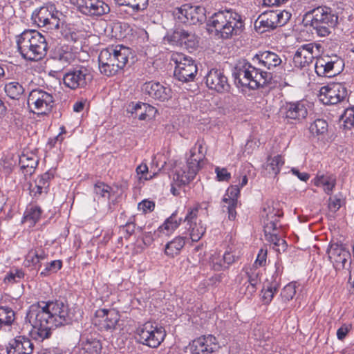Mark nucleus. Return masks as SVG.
Segmentation results:
<instances>
[{
    "instance_id": "1",
    "label": "nucleus",
    "mask_w": 354,
    "mask_h": 354,
    "mask_svg": "<svg viewBox=\"0 0 354 354\" xmlns=\"http://www.w3.org/2000/svg\"><path fill=\"white\" fill-rule=\"evenodd\" d=\"M27 319L32 326L34 338L41 341L50 337L54 328L72 322L68 306L57 300L31 306Z\"/></svg>"
},
{
    "instance_id": "2",
    "label": "nucleus",
    "mask_w": 354,
    "mask_h": 354,
    "mask_svg": "<svg viewBox=\"0 0 354 354\" xmlns=\"http://www.w3.org/2000/svg\"><path fill=\"white\" fill-rule=\"evenodd\" d=\"M17 49L23 58L39 61L47 53L48 44L45 37L35 30H26L16 36Z\"/></svg>"
},
{
    "instance_id": "3",
    "label": "nucleus",
    "mask_w": 354,
    "mask_h": 354,
    "mask_svg": "<svg viewBox=\"0 0 354 354\" xmlns=\"http://www.w3.org/2000/svg\"><path fill=\"white\" fill-rule=\"evenodd\" d=\"M209 25L214 28L216 35L225 39L239 35L244 28L241 15L232 9L219 10L213 14Z\"/></svg>"
},
{
    "instance_id": "4",
    "label": "nucleus",
    "mask_w": 354,
    "mask_h": 354,
    "mask_svg": "<svg viewBox=\"0 0 354 354\" xmlns=\"http://www.w3.org/2000/svg\"><path fill=\"white\" fill-rule=\"evenodd\" d=\"M131 50L124 46L102 49L98 56L100 73L110 77L122 70L128 62Z\"/></svg>"
},
{
    "instance_id": "5",
    "label": "nucleus",
    "mask_w": 354,
    "mask_h": 354,
    "mask_svg": "<svg viewBox=\"0 0 354 354\" xmlns=\"http://www.w3.org/2000/svg\"><path fill=\"white\" fill-rule=\"evenodd\" d=\"M266 256L267 251L261 249L253 266L243 269L237 277L239 284V292L247 299H250L254 295L260 285V273L257 270V267L265 265Z\"/></svg>"
},
{
    "instance_id": "6",
    "label": "nucleus",
    "mask_w": 354,
    "mask_h": 354,
    "mask_svg": "<svg viewBox=\"0 0 354 354\" xmlns=\"http://www.w3.org/2000/svg\"><path fill=\"white\" fill-rule=\"evenodd\" d=\"M165 328L156 322H147L140 325L136 330L137 342L150 348H156L166 337Z\"/></svg>"
},
{
    "instance_id": "7",
    "label": "nucleus",
    "mask_w": 354,
    "mask_h": 354,
    "mask_svg": "<svg viewBox=\"0 0 354 354\" xmlns=\"http://www.w3.org/2000/svg\"><path fill=\"white\" fill-rule=\"evenodd\" d=\"M290 17L291 14L286 10L266 11L260 15L254 21V28L257 31L263 33L284 26Z\"/></svg>"
},
{
    "instance_id": "8",
    "label": "nucleus",
    "mask_w": 354,
    "mask_h": 354,
    "mask_svg": "<svg viewBox=\"0 0 354 354\" xmlns=\"http://www.w3.org/2000/svg\"><path fill=\"white\" fill-rule=\"evenodd\" d=\"M63 15L56 10L53 5L41 7L32 15V20L39 27L47 30H58L60 28Z\"/></svg>"
},
{
    "instance_id": "9",
    "label": "nucleus",
    "mask_w": 354,
    "mask_h": 354,
    "mask_svg": "<svg viewBox=\"0 0 354 354\" xmlns=\"http://www.w3.org/2000/svg\"><path fill=\"white\" fill-rule=\"evenodd\" d=\"M92 80L91 68L82 65L68 69L63 77L64 84L72 90L85 88Z\"/></svg>"
},
{
    "instance_id": "10",
    "label": "nucleus",
    "mask_w": 354,
    "mask_h": 354,
    "mask_svg": "<svg viewBox=\"0 0 354 354\" xmlns=\"http://www.w3.org/2000/svg\"><path fill=\"white\" fill-rule=\"evenodd\" d=\"M171 60L176 64L174 76L176 79L183 82L194 79L198 68L191 57L181 53H174L171 55Z\"/></svg>"
},
{
    "instance_id": "11",
    "label": "nucleus",
    "mask_w": 354,
    "mask_h": 354,
    "mask_svg": "<svg viewBox=\"0 0 354 354\" xmlns=\"http://www.w3.org/2000/svg\"><path fill=\"white\" fill-rule=\"evenodd\" d=\"M28 106L31 111L38 115L50 112L55 104L54 96L42 89H34L28 95Z\"/></svg>"
},
{
    "instance_id": "12",
    "label": "nucleus",
    "mask_w": 354,
    "mask_h": 354,
    "mask_svg": "<svg viewBox=\"0 0 354 354\" xmlns=\"http://www.w3.org/2000/svg\"><path fill=\"white\" fill-rule=\"evenodd\" d=\"M344 68V60L337 55L318 57L315 64L317 75L325 77H332L339 75Z\"/></svg>"
},
{
    "instance_id": "13",
    "label": "nucleus",
    "mask_w": 354,
    "mask_h": 354,
    "mask_svg": "<svg viewBox=\"0 0 354 354\" xmlns=\"http://www.w3.org/2000/svg\"><path fill=\"white\" fill-rule=\"evenodd\" d=\"M308 102L305 100L284 102L279 108V115L290 123L301 122L308 115Z\"/></svg>"
},
{
    "instance_id": "14",
    "label": "nucleus",
    "mask_w": 354,
    "mask_h": 354,
    "mask_svg": "<svg viewBox=\"0 0 354 354\" xmlns=\"http://www.w3.org/2000/svg\"><path fill=\"white\" fill-rule=\"evenodd\" d=\"M175 17L184 24H202L206 19L205 8L201 6L185 4L174 11Z\"/></svg>"
},
{
    "instance_id": "15",
    "label": "nucleus",
    "mask_w": 354,
    "mask_h": 354,
    "mask_svg": "<svg viewBox=\"0 0 354 354\" xmlns=\"http://www.w3.org/2000/svg\"><path fill=\"white\" fill-rule=\"evenodd\" d=\"M319 96L324 104H337L346 100L348 90L342 83H333L322 86Z\"/></svg>"
},
{
    "instance_id": "16",
    "label": "nucleus",
    "mask_w": 354,
    "mask_h": 354,
    "mask_svg": "<svg viewBox=\"0 0 354 354\" xmlns=\"http://www.w3.org/2000/svg\"><path fill=\"white\" fill-rule=\"evenodd\" d=\"M283 212L279 208V204L273 201L265 203L261 213L263 220L265 233H270V230H277L279 218Z\"/></svg>"
},
{
    "instance_id": "17",
    "label": "nucleus",
    "mask_w": 354,
    "mask_h": 354,
    "mask_svg": "<svg viewBox=\"0 0 354 354\" xmlns=\"http://www.w3.org/2000/svg\"><path fill=\"white\" fill-rule=\"evenodd\" d=\"M198 207L188 208L187 214L184 218L185 228L189 232L192 241H198L206 231V227L198 218Z\"/></svg>"
},
{
    "instance_id": "18",
    "label": "nucleus",
    "mask_w": 354,
    "mask_h": 354,
    "mask_svg": "<svg viewBox=\"0 0 354 354\" xmlns=\"http://www.w3.org/2000/svg\"><path fill=\"white\" fill-rule=\"evenodd\" d=\"M205 84L212 91L218 93L230 91V84L223 70L212 68L205 76Z\"/></svg>"
},
{
    "instance_id": "19",
    "label": "nucleus",
    "mask_w": 354,
    "mask_h": 354,
    "mask_svg": "<svg viewBox=\"0 0 354 354\" xmlns=\"http://www.w3.org/2000/svg\"><path fill=\"white\" fill-rule=\"evenodd\" d=\"M194 156L189 153V157L187 162V171L181 168L176 167L173 176V180L177 185H182L189 183L194 179L197 172L201 168V163L197 160L193 158Z\"/></svg>"
},
{
    "instance_id": "20",
    "label": "nucleus",
    "mask_w": 354,
    "mask_h": 354,
    "mask_svg": "<svg viewBox=\"0 0 354 354\" xmlns=\"http://www.w3.org/2000/svg\"><path fill=\"white\" fill-rule=\"evenodd\" d=\"M304 20L310 22L312 27H317L319 24L337 20V16L333 13L330 8L319 6L309 10L304 15Z\"/></svg>"
},
{
    "instance_id": "21",
    "label": "nucleus",
    "mask_w": 354,
    "mask_h": 354,
    "mask_svg": "<svg viewBox=\"0 0 354 354\" xmlns=\"http://www.w3.org/2000/svg\"><path fill=\"white\" fill-rule=\"evenodd\" d=\"M78 10L86 15L100 16L108 13L109 6L102 0H75Z\"/></svg>"
},
{
    "instance_id": "22",
    "label": "nucleus",
    "mask_w": 354,
    "mask_h": 354,
    "mask_svg": "<svg viewBox=\"0 0 354 354\" xmlns=\"http://www.w3.org/2000/svg\"><path fill=\"white\" fill-rule=\"evenodd\" d=\"M330 261L337 270L343 269L346 263L351 258V254L346 248L338 243H331L327 250Z\"/></svg>"
},
{
    "instance_id": "23",
    "label": "nucleus",
    "mask_w": 354,
    "mask_h": 354,
    "mask_svg": "<svg viewBox=\"0 0 354 354\" xmlns=\"http://www.w3.org/2000/svg\"><path fill=\"white\" fill-rule=\"evenodd\" d=\"M95 324L98 325L101 330H113L120 320L118 312L114 309H100L95 313Z\"/></svg>"
},
{
    "instance_id": "24",
    "label": "nucleus",
    "mask_w": 354,
    "mask_h": 354,
    "mask_svg": "<svg viewBox=\"0 0 354 354\" xmlns=\"http://www.w3.org/2000/svg\"><path fill=\"white\" fill-rule=\"evenodd\" d=\"M219 348L214 336H202L193 341L191 346L192 354H211Z\"/></svg>"
},
{
    "instance_id": "25",
    "label": "nucleus",
    "mask_w": 354,
    "mask_h": 354,
    "mask_svg": "<svg viewBox=\"0 0 354 354\" xmlns=\"http://www.w3.org/2000/svg\"><path fill=\"white\" fill-rule=\"evenodd\" d=\"M142 91L145 95L160 101H165L171 97V90L158 82H148L142 86Z\"/></svg>"
},
{
    "instance_id": "26",
    "label": "nucleus",
    "mask_w": 354,
    "mask_h": 354,
    "mask_svg": "<svg viewBox=\"0 0 354 354\" xmlns=\"http://www.w3.org/2000/svg\"><path fill=\"white\" fill-rule=\"evenodd\" d=\"M250 73L251 75H248V81L245 83V87L252 90L264 87L272 79L271 73L263 71L260 67L257 68L253 65L250 70Z\"/></svg>"
},
{
    "instance_id": "27",
    "label": "nucleus",
    "mask_w": 354,
    "mask_h": 354,
    "mask_svg": "<svg viewBox=\"0 0 354 354\" xmlns=\"http://www.w3.org/2000/svg\"><path fill=\"white\" fill-rule=\"evenodd\" d=\"M315 48H317V46L313 43L300 46L293 57L295 66L300 69L308 66L315 59Z\"/></svg>"
},
{
    "instance_id": "28",
    "label": "nucleus",
    "mask_w": 354,
    "mask_h": 354,
    "mask_svg": "<svg viewBox=\"0 0 354 354\" xmlns=\"http://www.w3.org/2000/svg\"><path fill=\"white\" fill-rule=\"evenodd\" d=\"M33 350V343L25 336H17L6 346L7 354H32Z\"/></svg>"
},
{
    "instance_id": "29",
    "label": "nucleus",
    "mask_w": 354,
    "mask_h": 354,
    "mask_svg": "<svg viewBox=\"0 0 354 354\" xmlns=\"http://www.w3.org/2000/svg\"><path fill=\"white\" fill-rule=\"evenodd\" d=\"M252 62L257 63L260 67H263L268 70H271L281 64V59L275 53L271 51L259 52L256 54Z\"/></svg>"
},
{
    "instance_id": "30",
    "label": "nucleus",
    "mask_w": 354,
    "mask_h": 354,
    "mask_svg": "<svg viewBox=\"0 0 354 354\" xmlns=\"http://www.w3.org/2000/svg\"><path fill=\"white\" fill-rule=\"evenodd\" d=\"M156 109L147 103L132 102L128 109V112L131 113L134 118H138L140 120H145L155 116Z\"/></svg>"
},
{
    "instance_id": "31",
    "label": "nucleus",
    "mask_w": 354,
    "mask_h": 354,
    "mask_svg": "<svg viewBox=\"0 0 354 354\" xmlns=\"http://www.w3.org/2000/svg\"><path fill=\"white\" fill-rule=\"evenodd\" d=\"M252 64L246 59L238 60L232 72V76L235 82H238L242 86H245L248 75H251L250 70L252 68Z\"/></svg>"
},
{
    "instance_id": "32",
    "label": "nucleus",
    "mask_w": 354,
    "mask_h": 354,
    "mask_svg": "<svg viewBox=\"0 0 354 354\" xmlns=\"http://www.w3.org/2000/svg\"><path fill=\"white\" fill-rule=\"evenodd\" d=\"M173 37L177 40L180 46L187 49H193L197 46L198 40L194 34L185 30H179L174 32Z\"/></svg>"
},
{
    "instance_id": "33",
    "label": "nucleus",
    "mask_w": 354,
    "mask_h": 354,
    "mask_svg": "<svg viewBox=\"0 0 354 354\" xmlns=\"http://www.w3.org/2000/svg\"><path fill=\"white\" fill-rule=\"evenodd\" d=\"M183 220L182 217L178 216V212L175 211L165 221L164 223L158 227V230L160 232H162L166 235H169L179 227Z\"/></svg>"
},
{
    "instance_id": "34",
    "label": "nucleus",
    "mask_w": 354,
    "mask_h": 354,
    "mask_svg": "<svg viewBox=\"0 0 354 354\" xmlns=\"http://www.w3.org/2000/svg\"><path fill=\"white\" fill-rule=\"evenodd\" d=\"M185 244V237L178 236L165 245V253L168 257H174L180 254Z\"/></svg>"
},
{
    "instance_id": "35",
    "label": "nucleus",
    "mask_w": 354,
    "mask_h": 354,
    "mask_svg": "<svg viewBox=\"0 0 354 354\" xmlns=\"http://www.w3.org/2000/svg\"><path fill=\"white\" fill-rule=\"evenodd\" d=\"M316 186H322L327 194H330L336 185V178L329 174H317L314 179Z\"/></svg>"
},
{
    "instance_id": "36",
    "label": "nucleus",
    "mask_w": 354,
    "mask_h": 354,
    "mask_svg": "<svg viewBox=\"0 0 354 354\" xmlns=\"http://www.w3.org/2000/svg\"><path fill=\"white\" fill-rule=\"evenodd\" d=\"M3 90L6 95L12 100H19L25 92L23 85L15 81L5 84Z\"/></svg>"
},
{
    "instance_id": "37",
    "label": "nucleus",
    "mask_w": 354,
    "mask_h": 354,
    "mask_svg": "<svg viewBox=\"0 0 354 354\" xmlns=\"http://www.w3.org/2000/svg\"><path fill=\"white\" fill-rule=\"evenodd\" d=\"M47 258V254L41 248L30 250L26 257V266H36Z\"/></svg>"
},
{
    "instance_id": "38",
    "label": "nucleus",
    "mask_w": 354,
    "mask_h": 354,
    "mask_svg": "<svg viewBox=\"0 0 354 354\" xmlns=\"http://www.w3.org/2000/svg\"><path fill=\"white\" fill-rule=\"evenodd\" d=\"M283 163L284 161L282 156L277 155L268 158L265 168L269 174L276 176L279 173Z\"/></svg>"
},
{
    "instance_id": "39",
    "label": "nucleus",
    "mask_w": 354,
    "mask_h": 354,
    "mask_svg": "<svg viewBox=\"0 0 354 354\" xmlns=\"http://www.w3.org/2000/svg\"><path fill=\"white\" fill-rule=\"evenodd\" d=\"M115 1L120 6L131 8L134 12L146 10L149 4V0H115Z\"/></svg>"
},
{
    "instance_id": "40",
    "label": "nucleus",
    "mask_w": 354,
    "mask_h": 354,
    "mask_svg": "<svg viewBox=\"0 0 354 354\" xmlns=\"http://www.w3.org/2000/svg\"><path fill=\"white\" fill-rule=\"evenodd\" d=\"M15 319L14 310L8 306H0V328L10 326Z\"/></svg>"
},
{
    "instance_id": "41",
    "label": "nucleus",
    "mask_w": 354,
    "mask_h": 354,
    "mask_svg": "<svg viewBox=\"0 0 354 354\" xmlns=\"http://www.w3.org/2000/svg\"><path fill=\"white\" fill-rule=\"evenodd\" d=\"M82 348L88 354H99L102 349V345L99 340L88 338L82 342Z\"/></svg>"
},
{
    "instance_id": "42",
    "label": "nucleus",
    "mask_w": 354,
    "mask_h": 354,
    "mask_svg": "<svg viewBox=\"0 0 354 354\" xmlns=\"http://www.w3.org/2000/svg\"><path fill=\"white\" fill-rule=\"evenodd\" d=\"M328 124L326 120L317 119L310 124L309 131L313 136H319L327 132Z\"/></svg>"
},
{
    "instance_id": "43",
    "label": "nucleus",
    "mask_w": 354,
    "mask_h": 354,
    "mask_svg": "<svg viewBox=\"0 0 354 354\" xmlns=\"http://www.w3.org/2000/svg\"><path fill=\"white\" fill-rule=\"evenodd\" d=\"M337 20H333L328 23L327 21L319 24L317 27H313L317 35L320 37H327L331 33V30L337 24Z\"/></svg>"
},
{
    "instance_id": "44",
    "label": "nucleus",
    "mask_w": 354,
    "mask_h": 354,
    "mask_svg": "<svg viewBox=\"0 0 354 354\" xmlns=\"http://www.w3.org/2000/svg\"><path fill=\"white\" fill-rule=\"evenodd\" d=\"M55 58L64 63L69 62L73 58V54L68 46H61L56 48Z\"/></svg>"
},
{
    "instance_id": "45",
    "label": "nucleus",
    "mask_w": 354,
    "mask_h": 354,
    "mask_svg": "<svg viewBox=\"0 0 354 354\" xmlns=\"http://www.w3.org/2000/svg\"><path fill=\"white\" fill-rule=\"evenodd\" d=\"M19 162L22 168H29L30 170H32L35 169L37 166L39 160L34 155H31L30 156H29L28 155L24 154L20 158Z\"/></svg>"
},
{
    "instance_id": "46",
    "label": "nucleus",
    "mask_w": 354,
    "mask_h": 354,
    "mask_svg": "<svg viewBox=\"0 0 354 354\" xmlns=\"http://www.w3.org/2000/svg\"><path fill=\"white\" fill-rule=\"evenodd\" d=\"M209 264L216 271L227 269V266L225 265V263L223 260V256H221L219 253L215 252L212 254L209 259Z\"/></svg>"
},
{
    "instance_id": "47",
    "label": "nucleus",
    "mask_w": 354,
    "mask_h": 354,
    "mask_svg": "<svg viewBox=\"0 0 354 354\" xmlns=\"http://www.w3.org/2000/svg\"><path fill=\"white\" fill-rule=\"evenodd\" d=\"M41 209L38 206H30L26 212L25 218L35 224L39 221L41 215Z\"/></svg>"
},
{
    "instance_id": "48",
    "label": "nucleus",
    "mask_w": 354,
    "mask_h": 354,
    "mask_svg": "<svg viewBox=\"0 0 354 354\" xmlns=\"http://www.w3.org/2000/svg\"><path fill=\"white\" fill-rule=\"evenodd\" d=\"M111 190V187L104 184L102 182H97L94 185V192L97 195H100L103 198H109L110 192Z\"/></svg>"
},
{
    "instance_id": "49",
    "label": "nucleus",
    "mask_w": 354,
    "mask_h": 354,
    "mask_svg": "<svg viewBox=\"0 0 354 354\" xmlns=\"http://www.w3.org/2000/svg\"><path fill=\"white\" fill-rule=\"evenodd\" d=\"M296 293V284L295 283H290L287 284L281 292V297L286 300L289 301L292 299Z\"/></svg>"
},
{
    "instance_id": "50",
    "label": "nucleus",
    "mask_w": 354,
    "mask_h": 354,
    "mask_svg": "<svg viewBox=\"0 0 354 354\" xmlns=\"http://www.w3.org/2000/svg\"><path fill=\"white\" fill-rule=\"evenodd\" d=\"M62 266V263L61 261H52L47 263L45 269L41 272L40 274L42 276H47L50 272H57L59 269H61Z\"/></svg>"
},
{
    "instance_id": "51",
    "label": "nucleus",
    "mask_w": 354,
    "mask_h": 354,
    "mask_svg": "<svg viewBox=\"0 0 354 354\" xmlns=\"http://www.w3.org/2000/svg\"><path fill=\"white\" fill-rule=\"evenodd\" d=\"M345 128L351 129L354 127V109H348L342 116Z\"/></svg>"
},
{
    "instance_id": "52",
    "label": "nucleus",
    "mask_w": 354,
    "mask_h": 354,
    "mask_svg": "<svg viewBox=\"0 0 354 354\" xmlns=\"http://www.w3.org/2000/svg\"><path fill=\"white\" fill-rule=\"evenodd\" d=\"M223 202L228 203L227 209L228 211V218L230 220H234L236 218V212L235 208L237 204V201L234 199H227V198H223Z\"/></svg>"
},
{
    "instance_id": "53",
    "label": "nucleus",
    "mask_w": 354,
    "mask_h": 354,
    "mask_svg": "<svg viewBox=\"0 0 354 354\" xmlns=\"http://www.w3.org/2000/svg\"><path fill=\"white\" fill-rule=\"evenodd\" d=\"M24 276V273L21 270H11L9 274L6 276L5 278V281L10 282V283H14L17 282L19 280L22 279Z\"/></svg>"
},
{
    "instance_id": "54",
    "label": "nucleus",
    "mask_w": 354,
    "mask_h": 354,
    "mask_svg": "<svg viewBox=\"0 0 354 354\" xmlns=\"http://www.w3.org/2000/svg\"><path fill=\"white\" fill-rule=\"evenodd\" d=\"M148 170V167L145 163H142L137 167L136 173L138 176H139L140 180L144 179L147 180L153 178V176H149V177L147 176Z\"/></svg>"
},
{
    "instance_id": "55",
    "label": "nucleus",
    "mask_w": 354,
    "mask_h": 354,
    "mask_svg": "<svg viewBox=\"0 0 354 354\" xmlns=\"http://www.w3.org/2000/svg\"><path fill=\"white\" fill-rule=\"evenodd\" d=\"M139 210L142 211L144 213L151 212L155 208V203L149 200H143L138 205Z\"/></svg>"
},
{
    "instance_id": "56",
    "label": "nucleus",
    "mask_w": 354,
    "mask_h": 354,
    "mask_svg": "<svg viewBox=\"0 0 354 354\" xmlns=\"http://www.w3.org/2000/svg\"><path fill=\"white\" fill-rule=\"evenodd\" d=\"M276 230H270V233H265L266 239L274 244L275 245H279L280 243H285V241L279 238L276 233Z\"/></svg>"
},
{
    "instance_id": "57",
    "label": "nucleus",
    "mask_w": 354,
    "mask_h": 354,
    "mask_svg": "<svg viewBox=\"0 0 354 354\" xmlns=\"http://www.w3.org/2000/svg\"><path fill=\"white\" fill-rule=\"evenodd\" d=\"M215 172L218 180L220 181H227L231 178V174L229 173L225 168H220L216 167L215 168Z\"/></svg>"
},
{
    "instance_id": "58",
    "label": "nucleus",
    "mask_w": 354,
    "mask_h": 354,
    "mask_svg": "<svg viewBox=\"0 0 354 354\" xmlns=\"http://www.w3.org/2000/svg\"><path fill=\"white\" fill-rule=\"evenodd\" d=\"M352 325L351 324H344L337 330V337L338 339L342 340L347 335L348 333L351 330Z\"/></svg>"
},
{
    "instance_id": "59",
    "label": "nucleus",
    "mask_w": 354,
    "mask_h": 354,
    "mask_svg": "<svg viewBox=\"0 0 354 354\" xmlns=\"http://www.w3.org/2000/svg\"><path fill=\"white\" fill-rule=\"evenodd\" d=\"M203 140H198L195 145L190 149L189 153H191L192 156H194L196 153L205 156L206 151L203 149Z\"/></svg>"
},
{
    "instance_id": "60",
    "label": "nucleus",
    "mask_w": 354,
    "mask_h": 354,
    "mask_svg": "<svg viewBox=\"0 0 354 354\" xmlns=\"http://www.w3.org/2000/svg\"><path fill=\"white\" fill-rule=\"evenodd\" d=\"M238 256L233 254L232 252H225L224 254L223 255V260L225 263V265L227 266V268H229V266L234 263L238 259Z\"/></svg>"
},
{
    "instance_id": "61",
    "label": "nucleus",
    "mask_w": 354,
    "mask_h": 354,
    "mask_svg": "<svg viewBox=\"0 0 354 354\" xmlns=\"http://www.w3.org/2000/svg\"><path fill=\"white\" fill-rule=\"evenodd\" d=\"M136 225L133 223H127L121 227L120 231L125 234V238L127 239L135 232Z\"/></svg>"
},
{
    "instance_id": "62",
    "label": "nucleus",
    "mask_w": 354,
    "mask_h": 354,
    "mask_svg": "<svg viewBox=\"0 0 354 354\" xmlns=\"http://www.w3.org/2000/svg\"><path fill=\"white\" fill-rule=\"evenodd\" d=\"M341 207V201L336 196L329 198L328 208L330 211L336 212Z\"/></svg>"
},
{
    "instance_id": "63",
    "label": "nucleus",
    "mask_w": 354,
    "mask_h": 354,
    "mask_svg": "<svg viewBox=\"0 0 354 354\" xmlns=\"http://www.w3.org/2000/svg\"><path fill=\"white\" fill-rule=\"evenodd\" d=\"M227 192L230 194L227 199L236 200L240 194V187L238 185H232L228 189Z\"/></svg>"
},
{
    "instance_id": "64",
    "label": "nucleus",
    "mask_w": 354,
    "mask_h": 354,
    "mask_svg": "<svg viewBox=\"0 0 354 354\" xmlns=\"http://www.w3.org/2000/svg\"><path fill=\"white\" fill-rule=\"evenodd\" d=\"M43 192H44V189H42L39 185H35L34 187L31 185L30 193L35 198L39 197Z\"/></svg>"
}]
</instances>
